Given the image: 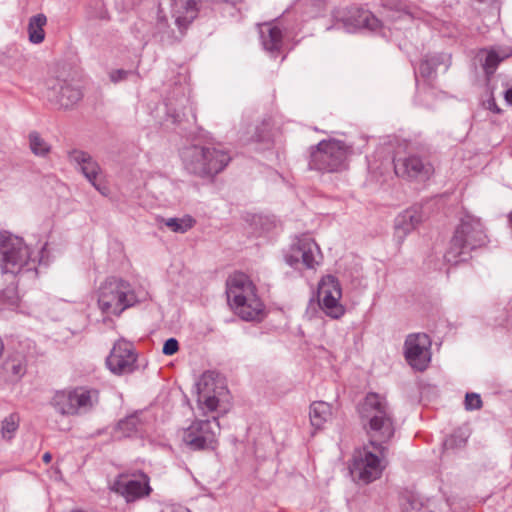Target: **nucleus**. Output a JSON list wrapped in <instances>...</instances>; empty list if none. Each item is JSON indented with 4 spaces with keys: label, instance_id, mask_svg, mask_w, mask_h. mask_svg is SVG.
<instances>
[{
    "label": "nucleus",
    "instance_id": "obj_1",
    "mask_svg": "<svg viewBox=\"0 0 512 512\" xmlns=\"http://www.w3.org/2000/svg\"><path fill=\"white\" fill-rule=\"evenodd\" d=\"M359 415L368 444L383 453L395 433L393 414L388 402L377 393H368L359 406Z\"/></svg>",
    "mask_w": 512,
    "mask_h": 512
},
{
    "label": "nucleus",
    "instance_id": "obj_2",
    "mask_svg": "<svg viewBox=\"0 0 512 512\" xmlns=\"http://www.w3.org/2000/svg\"><path fill=\"white\" fill-rule=\"evenodd\" d=\"M184 170L194 177L212 181L230 163V152L214 143L191 144L180 151Z\"/></svg>",
    "mask_w": 512,
    "mask_h": 512
},
{
    "label": "nucleus",
    "instance_id": "obj_3",
    "mask_svg": "<svg viewBox=\"0 0 512 512\" xmlns=\"http://www.w3.org/2000/svg\"><path fill=\"white\" fill-rule=\"evenodd\" d=\"M227 301L234 312L243 320L259 319L263 303L256 294V287L244 273H234L226 281Z\"/></svg>",
    "mask_w": 512,
    "mask_h": 512
},
{
    "label": "nucleus",
    "instance_id": "obj_4",
    "mask_svg": "<svg viewBox=\"0 0 512 512\" xmlns=\"http://www.w3.org/2000/svg\"><path fill=\"white\" fill-rule=\"evenodd\" d=\"M0 268L3 273L15 277L18 274L37 278L36 260L22 238L7 232L0 233Z\"/></svg>",
    "mask_w": 512,
    "mask_h": 512
},
{
    "label": "nucleus",
    "instance_id": "obj_5",
    "mask_svg": "<svg viewBox=\"0 0 512 512\" xmlns=\"http://www.w3.org/2000/svg\"><path fill=\"white\" fill-rule=\"evenodd\" d=\"M137 301L131 284L114 276L106 278L97 291L98 308L107 316H120Z\"/></svg>",
    "mask_w": 512,
    "mask_h": 512
},
{
    "label": "nucleus",
    "instance_id": "obj_6",
    "mask_svg": "<svg viewBox=\"0 0 512 512\" xmlns=\"http://www.w3.org/2000/svg\"><path fill=\"white\" fill-rule=\"evenodd\" d=\"M100 392L89 386H78L56 391L50 400L54 410L63 416L90 413L99 404Z\"/></svg>",
    "mask_w": 512,
    "mask_h": 512
},
{
    "label": "nucleus",
    "instance_id": "obj_7",
    "mask_svg": "<svg viewBox=\"0 0 512 512\" xmlns=\"http://www.w3.org/2000/svg\"><path fill=\"white\" fill-rule=\"evenodd\" d=\"M351 147L340 140H323L312 150L309 168L320 172H336L344 168Z\"/></svg>",
    "mask_w": 512,
    "mask_h": 512
},
{
    "label": "nucleus",
    "instance_id": "obj_8",
    "mask_svg": "<svg viewBox=\"0 0 512 512\" xmlns=\"http://www.w3.org/2000/svg\"><path fill=\"white\" fill-rule=\"evenodd\" d=\"M387 451L388 448H384L383 453H380L377 448H372L369 444L358 450L354 454L350 467L352 477L364 484L378 479L385 468Z\"/></svg>",
    "mask_w": 512,
    "mask_h": 512
},
{
    "label": "nucleus",
    "instance_id": "obj_9",
    "mask_svg": "<svg viewBox=\"0 0 512 512\" xmlns=\"http://www.w3.org/2000/svg\"><path fill=\"white\" fill-rule=\"evenodd\" d=\"M219 434L220 424L217 417L197 419L184 429L182 440L192 450L213 449Z\"/></svg>",
    "mask_w": 512,
    "mask_h": 512
},
{
    "label": "nucleus",
    "instance_id": "obj_10",
    "mask_svg": "<svg viewBox=\"0 0 512 512\" xmlns=\"http://www.w3.org/2000/svg\"><path fill=\"white\" fill-rule=\"evenodd\" d=\"M322 258L318 244L308 235L297 237L285 255L286 263L295 269L302 264L306 269L315 270Z\"/></svg>",
    "mask_w": 512,
    "mask_h": 512
},
{
    "label": "nucleus",
    "instance_id": "obj_11",
    "mask_svg": "<svg viewBox=\"0 0 512 512\" xmlns=\"http://www.w3.org/2000/svg\"><path fill=\"white\" fill-rule=\"evenodd\" d=\"M149 477L143 473H121L111 485V490L124 497L127 503L135 502L151 494Z\"/></svg>",
    "mask_w": 512,
    "mask_h": 512
},
{
    "label": "nucleus",
    "instance_id": "obj_12",
    "mask_svg": "<svg viewBox=\"0 0 512 512\" xmlns=\"http://www.w3.org/2000/svg\"><path fill=\"white\" fill-rule=\"evenodd\" d=\"M335 25L342 24L347 32H354L358 29L376 31L381 28V21L370 11L359 7L339 8L333 12Z\"/></svg>",
    "mask_w": 512,
    "mask_h": 512
},
{
    "label": "nucleus",
    "instance_id": "obj_13",
    "mask_svg": "<svg viewBox=\"0 0 512 512\" xmlns=\"http://www.w3.org/2000/svg\"><path fill=\"white\" fill-rule=\"evenodd\" d=\"M341 297L342 289L339 281L332 275L323 277L318 285V302L327 316L339 319L344 315L345 308L340 303Z\"/></svg>",
    "mask_w": 512,
    "mask_h": 512
},
{
    "label": "nucleus",
    "instance_id": "obj_14",
    "mask_svg": "<svg viewBox=\"0 0 512 512\" xmlns=\"http://www.w3.org/2000/svg\"><path fill=\"white\" fill-rule=\"evenodd\" d=\"M393 163L396 175L407 180L425 181L434 173L431 162L416 154L395 158Z\"/></svg>",
    "mask_w": 512,
    "mask_h": 512
},
{
    "label": "nucleus",
    "instance_id": "obj_15",
    "mask_svg": "<svg viewBox=\"0 0 512 512\" xmlns=\"http://www.w3.org/2000/svg\"><path fill=\"white\" fill-rule=\"evenodd\" d=\"M224 387L218 379V375L212 371H206L197 382L198 407L204 414L214 412L219 405V396Z\"/></svg>",
    "mask_w": 512,
    "mask_h": 512
},
{
    "label": "nucleus",
    "instance_id": "obj_16",
    "mask_svg": "<svg viewBox=\"0 0 512 512\" xmlns=\"http://www.w3.org/2000/svg\"><path fill=\"white\" fill-rule=\"evenodd\" d=\"M431 340L425 333L409 334L404 343V354L407 362L416 370L423 371L431 359Z\"/></svg>",
    "mask_w": 512,
    "mask_h": 512
},
{
    "label": "nucleus",
    "instance_id": "obj_17",
    "mask_svg": "<svg viewBox=\"0 0 512 512\" xmlns=\"http://www.w3.org/2000/svg\"><path fill=\"white\" fill-rule=\"evenodd\" d=\"M137 354L131 342L118 340L106 359L108 369L115 375L132 373L136 368Z\"/></svg>",
    "mask_w": 512,
    "mask_h": 512
},
{
    "label": "nucleus",
    "instance_id": "obj_18",
    "mask_svg": "<svg viewBox=\"0 0 512 512\" xmlns=\"http://www.w3.org/2000/svg\"><path fill=\"white\" fill-rule=\"evenodd\" d=\"M47 85V99L61 108H70L77 104L83 94L82 91L63 79H50Z\"/></svg>",
    "mask_w": 512,
    "mask_h": 512
},
{
    "label": "nucleus",
    "instance_id": "obj_19",
    "mask_svg": "<svg viewBox=\"0 0 512 512\" xmlns=\"http://www.w3.org/2000/svg\"><path fill=\"white\" fill-rule=\"evenodd\" d=\"M463 230L461 238L472 249L484 246L487 243V235L481 220L473 215L465 214L455 231Z\"/></svg>",
    "mask_w": 512,
    "mask_h": 512
},
{
    "label": "nucleus",
    "instance_id": "obj_20",
    "mask_svg": "<svg viewBox=\"0 0 512 512\" xmlns=\"http://www.w3.org/2000/svg\"><path fill=\"white\" fill-rule=\"evenodd\" d=\"M201 0H171V15L180 31L188 26L197 18L200 11Z\"/></svg>",
    "mask_w": 512,
    "mask_h": 512
},
{
    "label": "nucleus",
    "instance_id": "obj_21",
    "mask_svg": "<svg viewBox=\"0 0 512 512\" xmlns=\"http://www.w3.org/2000/svg\"><path fill=\"white\" fill-rule=\"evenodd\" d=\"M69 161L74 163L88 181H94L101 174L97 161L87 152L74 149L68 154Z\"/></svg>",
    "mask_w": 512,
    "mask_h": 512
},
{
    "label": "nucleus",
    "instance_id": "obj_22",
    "mask_svg": "<svg viewBox=\"0 0 512 512\" xmlns=\"http://www.w3.org/2000/svg\"><path fill=\"white\" fill-rule=\"evenodd\" d=\"M511 55V51L506 48L481 49L477 53L478 60L482 63L487 76L494 74L500 62Z\"/></svg>",
    "mask_w": 512,
    "mask_h": 512
},
{
    "label": "nucleus",
    "instance_id": "obj_23",
    "mask_svg": "<svg viewBox=\"0 0 512 512\" xmlns=\"http://www.w3.org/2000/svg\"><path fill=\"white\" fill-rule=\"evenodd\" d=\"M420 222L421 215L416 209H408L398 215L395 219V237L398 242H402Z\"/></svg>",
    "mask_w": 512,
    "mask_h": 512
},
{
    "label": "nucleus",
    "instance_id": "obj_24",
    "mask_svg": "<svg viewBox=\"0 0 512 512\" xmlns=\"http://www.w3.org/2000/svg\"><path fill=\"white\" fill-rule=\"evenodd\" d=\"M463 230L455 231L451 239L450 246L446 251L444 258L450 264H458L466 261L470 257V251L473 249L469 247L466 242L461 238Z\"/></svg>",
    "mask_w": 512,
    "mask_h": 512
},
{
    "label": "nucleus",
    "instance_id": "obj_25",
    "mask_svg": "<svg viewBox=\"0 0 512 512\" xmlns=\"http://www.w3.org/2000/svg\"><path fill=\"white\" fill-rule=\"evenodd\" d=\"M260 38L265 50L275 53L282 47V31L271 23H265L260 26Z\"/></svg>",
    "mask_w": 512,
    "mask_h": 512
},
{
    "label": "nucleus",
    "instance_id": "obj_26",
    "mask_svg": "<svg viewBox=\"0 0 512 512\" xmlns=\"http://www.w3.org/2000/svg\"><path fill=\"white\" fill-rule=\"evenodd\" d=\"M332 417V407L324 401H315L310 405V423L315 429H322Z\"/></svg>",
    "mask_w": 512,
    "mask_h": 512
},
{
    "label": "nucleus",
    "instance_id": "obj_27",
    "mask_svg": "<svg viewBox=\"0 0 512 512\" xmlns=\"http://www.w3.org/2000/svg\"><path fill=\"white\" fill-rule=\"evenodd\" d=\"M440 64H446V68H448L450 65V55L440 53L426 56L420 62L419 73L425 79L431 78Z\"/></svg>",
    "mask_w": 512,
    "mask_h": 512
},
{
    "label": "nucleus",
    "instance_id": "obj_28",
    "mask_svg": "<svg viewBox=\"0 0 512 512\" xmlns=\"http://www.w3.org/2000/svg\"><path fill=\"white\" fill-rule=\"evenodd\" d=\"M47 18L44 14H37L30 18L28 24L29 40L34 44L43 42L45 33L43 27L46 25Z\"/></svg>",
    "mask_w": 512,
    "mask_h": 512
},
{
    "label": "nucleus",
    "instance_id": "obj_29",
    "mask_svg": "<svg viewBox=\"0 0 512 512\" xmlns=\"http://www.w3.org/2000/svg\"><path fill=\"white\" fill-rule=\"evenodd\" d=\"M165 225L175 233H185L196 223L195 219L189 215L182 218H168L164 220Z\"/></svg>",
    "mask_w": 512,
    "mask_h": 512
},
{
    "label": "nucleus",
    "instance_id": "obj_30",
    "mask_svg": "<svg viewBox=\"0 0 512 512\" xmlns=\"http://www.w3.org/2000/svg\"><path fill=\"white\" fill-rule=\"evenodd\" d=\"M140 421L137 415H130L117 424V431L123 437H130L138 430Z\"/></svg>",
    "mask_w": 512,
    "mask_h": 512
},
{
    "label": "nucleus",
    "instance_id": "obj_31",
    "mask_svg": "<svg viewBox=\"0 0 512 512\" xmlns=\"http://www.w3.org/2000/svg\"><path fill=\"white\" fill-rule=\"evenodd\" d=\"M19 420V415L12 413L2 421L1 434L4 439L11 440L14 437L19 427Z\"/></svg>",
    "mask_w": 512,
    "mask_h": 512
},
{
    "label": "nucleus",
    "instance_id": "obj_32",
    "mask_svg": "<svg viewBox=\"0 0 512 512\" xmlns=\"http://www.w3.org/2000/svg\"><path fill=\"white\" fill-rule=\"evenodd\" d=\"M19 302V295L17 286L11 282L5 289L0 291V303L8 306H17Z\"/></svg>",
    "mask_w": 512,
    "mask_h": 512
},
{
    "label": "nucleus",
    "instance_id": "obj_33",
    "mask_svg": "<svg viewBox=\"0 0 512 512\" xmlns=\"http://www.w3.org/2000/svg\"><path fill=\"white\" fill-rule=\"evenodd\" d=\"M29 143L31 151L37 156H45L50 151V146L36 132L29 135Z\"/></svg>",
    "mask_w": 512,
    "mask_h": 512
},
{
    "label": "nucleus",
    "instance_id": "obj_34",
    "mask_svg": "<svg viewBox=\"0 0 512 512\" xmlns=\"http://www.w3.org/2000/svg\"><path fill=\"white\" fill-rule=\"evenodd\" d=\"M6 369L19 379L26 373V364L21 359H12L6 363Z\"/></svg>",
    "mask_w": 512,
    "mask_h": 512
},
{
    "label": "nucleus",
    "instance_id": "obj_35",
    "mask_svg": "<svg viewBox=\"0 0 512 512\" xmlns=\"http://www.w3.org/2000/svg\"><path fill=\"white\" fill-rule=\"evenodd\" d=\"M482 407V400L477 393H467L465 396V408L466 410H477Z\"/></svg>",
    "mask_w": 512,
    "mask_h": 512
},
{
    "label": "nucleus",
    "instance_id": "obj_36",
    "mask_svg": "<svg viewBox=\"0 0 512 512\" xmlns=\"http://www.w3.org/2000/svg\"><path fill=\"white\" fill-rule=\"evenodd\" d=\"M179 349V343L175 338H169L165 341L162 352L164 355H173L175 354Z\"/></svg>",
    "mask_w": 512,
    "mask_h": 512
},
{
    "label": "nucleus",
    "instance_id": "obj_37",
    "mask_svg": "<svg viewBox=\"0 0 512 512\" xmlns=\"http://www.w3.org/2000/svg\"><path fill=\"white\" fill-rule=\"evenodd\" d=\"M253 141L258 143H265L266 148H269L271 145V139L268 133H264L263 129L256 128L255 135L253 136Z\"/></svg>",
    "mask_w": 512,
    "mask_h": 512
},
{
    "label": "nucleus",
    "instance_id": "obj_38",
    "mask_svg": "<svg viewBox=\"0 0 512 512\" xmlns=\"http://www.w3.org/2000/svg\"><path fill=\"white\" fill-rule=\"evenodd\" d=\"M403 512H422V506L418 500L412 499L403 505Z\"/></svg>",
    "mask_w": 512,
    "mask_h": 512
},
{
    "label": "nucleus",
    "instance_id": "obj_39",
    "mask_svg": "<svg viewBox=\"0 0 512 512\" xmlns=\"http://www.w3.org/2000/svg\"><path fill=\"white\" fill-rule=\"evenodd\" d=\"M128 74L129 71L123 69L114 70L110 73V80L114 83H117L119 81L126 79Z\"/></svg>",
    "mask_w": 512,
    "mask_h": 512
},
{
    "label": "nucleus",
    "instance_id": "obj_40",
    "mask_svg": "<svg viewBox=\"0 0 512 512\" xmlns=\"http://www.w3.org/2000/svg\"><path fill=\"white\" fill-rule=\"evenodd\" d=\"M93 187L99 191L101 194L103 195H106V192H107V187L102 185L100 182H98V178H95V180L93 181H89Z\"/></svg>",
    "mask_w": 512,
    "mask_h": 512
},
{
    "label": "nucleus",
    "instance_id": "obj_41",
    "mask_svg": "<svg viewBox=\"0 0 512 512\" xmlns=\"http://www.w3.org/2000/svg\"><path fill=\"white\" fill-rule=\"evenodd\" d=\"M487 108L489 110L494 111V112H499L500 111L499 108L496 105V102H495L494 98H491V99H489L487 101Z\"/></svg>",
    "mask_w": 512,
    "mask_h": 512
},
{
    "label": "nucleus",
    "instance_id": "obj_42",
    "mask_svg": "<svg viewBox=\"0 0 512 512\" xmlns=\"http://www.w3.org/2000/svg\"><path fill=\"white\" fill-rule=\"evenodd\" d=\"M167 27V19L166 17H160L157 23V28L161 32L164 30V28Z\"/></svg>",
    "mask_w": 512,
    "mask_h": 512
},
{
    "label": "nucleus",
    "instance_id": "obj_43",
    "mask_svg": "<svg viewBox=\"0 0 512 512\" xmlns=\"http://www.w3.org/2000/svg\"><path fill=\"white\" fill-rule=\"evenodd\" d=\"M504 97H505V100L507 101V103L512 105V87L505 91Z\"/></svg>",
    "mask_w": 512,
    "mask_h": 512
},
{
    "label": "nucleus",
    "instance_id": "obj_44",
    "mask_svg": "<svg viewBox=\"0 0 512 512\" xmlns=\"http://www.w3.org/2000/svg\"><path fill=\"white\" fill-rule=\"evenodd\" d=\"M42 460H43L44 463L48 464L52 460V455L49 452H46L43 455Z\"/></svg>",
    "mask_w": 512,
    "mask_h": 512
},
{
    "label": "nucleus",
    "instance_id": "obj_45",
    "mask_svg": "<svg viewBox=\"0 0 512 512\" xmlns=\"http://www.w3.org/2000/svg\"><path fill=\"white\" fill-rule=\"evenodd\" d=\"M3 350H4V344H3L2 339L0 338V357H1V356H2V354H3Z\"/></svg>",
    "mask_w": 512,
    "mask_h": 512
}]
</instances>
